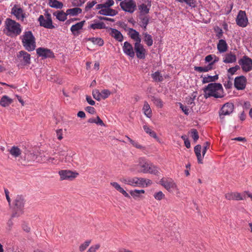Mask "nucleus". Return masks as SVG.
Here are the masks:
<instances>
[{
	"label": "nucleus",
	"instance_id": "f257e3e1",
	"mask_svg": "<svg viewBox=\"0 0 252 252\" xmlns=\"http://www.w3.org/2000/svg\"><path fill=\"white\" fill-rule=\"evenodd\" d=\"M203 91L206 98L211 96L222 98L224 95L222 86L220 83H211L203 89Z\"/></svg>",
	"mask_w": 252,
	"mask_h": 252
},
{
	"label": "nucleus",
	"instance_id": "f03ea898",
	"mask_svg": "<svg viewBox=\"0 0 252 252\" xmlns=\"http://www.w3.org/2000/svg\"><path fill=\"white\" fill-rule=\"evenodd\" d=\"M137 168L139 172L143 173H148L156 175H158L159 173L158 168L157 166L143 158L139 159Z\"/></svg>",
	"mask_w": 252,
	"mask_h": 252
},
{
	"label": "nucleus",
	"instance_id": "7ed1b4c3",
	"mask_svg": "<svg viewBox=\"0 0 252 252\" xmlns=\"http://www.w3.org/2000/svg\"><path fill=\"white\" fill-rule=\"evenodd\" d=\"M4 27L7 31L6 34L9 36H17L22 32V28L21 25L9 18H6L4 21Z\"/></svg>",
	"mask_w": 252,
	"mask_h": 252
},
{
	"label": "nucleus",
	"instance_id": "20e7f679",
	"mask_svg": "<svg viewBox=\"0 0 252 252\" xmlns=\"http://www.w3.org/2000/svg\"><path fill=\"white\" fill-rule=\"evenodd\" d=\"M20 38L22 45L27 51L32 52L35 50L36 48L35 38L31 31H25Z\"/></svg>",
	"mask_w": 252,
	"mask_h": 252
},
{
	"label": "nucleus",
	"instance_id": "39448f33",
	"mask_svg": "<svg viewBox=\"0 0 252 252\" xmlns=\"http://www.w3.org/2000/svg\"><path fill=\"white\" fill-rule=\"evenodd\" d=\"M122 183L130 185L133 187H148L151 185L152 182L151 180L143 178H123L120 179Z\"/></svg>",
	"mask_w": 252,
	"mask_h": 252
},
{
	"label": "nucleus",
	"instance_id": "423d86ee",
	"mask_svg": "<svg viewBox=\"0 0 252 252\" xmlns=\"http://www.w3.org/2000/svg\"><path fill=\"white\" fill-rule=\"evenodd\" d=\"M75 153L67 146H63L58 149L59 159L62 162H70L73 161L72 157Z\"/></svg>",
	"mask_w": 252,
	"mask_h": 252
},
{
	"label": "nucleus",
	"instance_id": "0eeeda50",
	"mask_svg": "<svg viewBox=\"0 0 252 252\" xmlns=\"http://www.w3.org/2000/svg\"><path fill=\"white\" fill-rule=\"evenodd\" d=\"M17 66L23 68L31 64V55L25 51H19L17 55Z\"/></svg>",
	"mask_w": 252,
	"mask_h": 252
},
{
	"label": "nucleus",
	"instance_id": "6e6552de",
	"mask_svg": "<svg viewBox=\"0 0 252 252\" xmlns=\"http://www.w3.org/2000/svg\"><path fill=\"white\" fill-rule=\"evenodd\" d=\"M25 200L22 196L17 195L14 201V211L11 217H17L23 213Z\"/></svg>",
	"mask_w": 252,
	"mask_h": 252
},
{
	"label": "nucleus",
	"instance_id": "1a4fd4ad",
	"mask_svg": "<svg viewBox=\"0 0 252 252\" xmlns=\"http://www.w3.org/2000/svg\"><path fill=\"white\" fill-rule=\"evenodd\" d=\"M234 109V105L233 103L231 102H226L224 104L219 112V117L221 122H223L225 116H229L231 115L233 113Z\"/></svg>",
	"mask_w": 252,
	"mask_h": 252
},
{
	"label": "nucleus",
	"instance_id": "9d476101",
	"mask_svg": "<svg viewBox=\"0 0 252 252\" xmlns=\"http://www.w3.org/2000/svg\"><path fill=\"white\" fill-rule=\"evenodd\" d=\"M38 20L40 26L49 29L55 28V26L53 25L51 15L49 13L45 14V17L42 15H40Z\"/></svg>",
	"mask_w": 252,
	"mask_h": 252
},
{
	"label": "nucleus",
	"instance_id": "9b49d317",
	"mask_svg": "<svg viewBox=\"0 0 252 252\" xmlns=\"http://www.w3.org/2000/svg\"><path fill=\"white\" fill-rule=\"evenodd\" d=\"M238 63L244 72H248L252 70V59L246 55L239 60Z\"/></svg>",
	"mask_w": 252,
	"mask_h": 252
},
{
	"label": "nucleus",
	"instance_id": "f8f14e48",
	"mask_svg": "<svg viewBox=\"0 0 252 252\" xmlns=\"http://www.w3.org/2000/svg\"><path fill=\"white\" fill-rule=\"evenodd\" d=\"M59 174L61 181H72L79 175V173L76 171H72L70 170H60L59 171Z\"/></svg>",
	"mask_w": 252,
	"mask_h": 252
},
{
	"label": "nucleus",
	"instance_id": "ddd939ff",
	"mask_svg": "<svg viewBox=\"0 0 252 252\" xmlns=\"http://www.w3.org/2000/svg\"><path fill=\"white\" fill-rule=\"evenodd\" d=\"M121 8L125 11L133 13L136 9V2L133 0H124L120 2Z\"/></svg>",
	"mask_w": 252,
	"mask_h": 252
},
{
	"label": "nucleus",
	"instance_id": "4468645a",
	"mask_svg": "<svg viewBox=\"0 0 252 252\" xmlns=\"http://www.w3.org/2000/svg\"><path fill=\"white\" fill-rule=\"evenodd\" d=\"M160 184L169 192L177 190V186L171 178H162L159 181Z\"/></svg>",
	"mask_w": 252,
	"mask_h": 252
},
{
	"label": "nucleus",
	"instance_id": "2eb2a0df",
	"mask_svg": "<svg viewBox=\"0 0 252 252\" xmlns=\"http://www.w3.org/2000/svg\"><path fill=\"white\" fill-rule=\"evenodd\" d=\"M236 24L240 27H246L248 23V19L245 11L240 10L236 19Z\"/></svg>",
	"mask_w": 252,
	"mask_h": 252
},
{
	"label": "nucleus",
	"instance_id": "dca6fc26",
	"mask_svg": "<svg viewBox=\"0 0 252 252\" xmlns=\"http://www.w3.org/2000/svg\"><path fill=\"white\" fill-rule=\"evenodd\" d=\"M134 47L137 58L139 59H145L146 54V50L143 45L141 44V42L135 43Z\"/></svg>",
	"mask_w": 252,
	"mask_h": 252
},
{
	"label": "nucleus",
	"instance_id": "f3484780",
	"mask_svg": "<svg viewBox=\"0 0 252 252\" xmlns=\"http://www.w3.org/2000/svg\"><path fill=\"white\" fill-rule=\"evenodd\" d=\"M247 79L243 76L236 77L234 79V87L238 90H242L246 87Z\"/></svg>",
	"mask_w": 252,
	"mask_h": 252
},
{
	"label": "nucleus",
	"instance_id": "a211bd4d",
	"mask_svg": "<svg viewBox=\"0 0 252 252\" xmlns=\"http://www.w3.org/2000/svg\"><path fill=\"white\" fill-rule=\"evenodd\" d=\"M151 5V0H146L143 3L139 4L138 7L140 11V16L149 13Z\"/></svg>",
	"mask_w": 252,
	"mask_h": 252
},
{
	"label": "nucleus",
	"instance_id": "6ab92c4d",
	"mask_svg": "<svg viewBox=\"0 0 252 252\" xmlns=\"http://www.w3.org/2000/svg\"><path fill=\"white\" fill-rule=\"evenodd\" d=\"M36 53L38 56L45 59L54 57L53 52L49 49L39 47L36 49Z\"/></svg>",
	"mask_w": 252,
	"mask_h": 252
},
{
	"label": "nucleus",
	"instance_id": "aec40b11",
	"mask_svg": "<svg viewBox=\"0 0 252 252\" xmlns=\"http://www.w3.org/2000/svg\"><path fill=\"white\" fill-rule=\"evenodd\" d=\"M123 50L124 53L127 56L132 58H134L135 52L132 45L128 42L126 41L124 42Z\"/></svg>",
	"mask_w": 252,
	"mask_h": 252
},
{
	"label": "nucleus",
	"instance_id": "412c9836",
	"mask_svg": "<svg viewBox=\"0 0 252 252\" xmlns=\"http://www.w3.org/2000/svg\"><path fill=\"white\" fill-rule=\"evenodd\" d=\"M108 29L110 31L109 34L116 40L119 42H122L123 40V35L120 31L111 28H108Z\"/></svg>",
	"mask_w": 252,
	"mask_h": 252
},
{
	"label": "nucleus",
	"instance_id": "4be33fe9",
	"mask_svg": "<svg viewBox=\"0 0 252 252\" xmlns=\"http://www.w3.org/2000/svg\"><path fill=\"white\" fill-rule=\"evenodd\" d=\"M85 21H82L79 23L73 25L70 28V31L74 35H78L79 33V31L82 29L84 25Z\"/></svg>",
	"mask_w": 252,
	"mask_h": 252
},
{
	"label": "nucleus",
	"instance_id": "5701e85b",
	"mask_svg": "<svg viewBox=\"0 0 252 252\" xmlns=\"http://www.w3.org/2000/svg\"><path fill=\"white\" fill-rule=\"evenodd\" d=\"M236 61V56L231 52L225 54L223 58V62L225 63H235Z\"/></svg>",
	"mask_w": 252,
	"mask_h": 252
},
{
	"label": "nucleus",
	"instance_id": "b1692460",
	"mask_svg": "<svg viewBox=\"0 0 252 252\" xmlns=\"http://www.w3.org/2000/svg\"><path fill=\"white\" fill-rule=\"evenodd\" d=\"M11 13L15 15L18 20L23 21L25 18L23 9L21 8H18L16 6L13 7L11 10Z\"/></svg>",
	"mask_w": 252,
	"mask_h": 252
},
{
	"label": "nucleus",
	"instance_id": "393cba45",
	"mask_svg": "<svg viewBox=\"0 0 252 252\" xmlns=\"http://www.w3.org/2000/svg\"><path fill=\"white\" fill-rule=\"evenodd\" d=\"M128 34L130 38L135 41V43L141 42V39L140 37L139 33L135 30L132 28H129L128 30Z\"/></svg>",
	"mask_w": 252,
	"mask_h": 252
},
{
	"label": "nucleus",
	"instance_id": "a878e982",
	"mask_svg": "<svg viewBox=\"0 0 252 252\" xmlns=\"http://www.w3.org/2000/svg\"><path fill=\"white\" fill-rule=\"evenodd\" d=\"M98 13L105 16H114L118 13V12L111 8H103L102 10H100Z\"/></svg>",
	"mask_w": 252,
	"mask_h": 252
},
{
	"label": "nucleus",
	"instance_id": "bb28decb",
	"mask_svg": "<svg viewBox=\"0 0 252 252\" xmlns=\"http://www.w3.org/2000/svg\"><path fill=\"white\" fill-rule=\"evenodd\" d=\"M225 197L228 200H242L244 199L242 195L238 192H230L225 194Z\"/></svg>",
	"mask_w": 252,
	"mask_h": 252
},
{
	"label": "nucleus",
	"instance_id": "cd10ccee",
	"mask_svg": "<svg viewBox=\"0 0 252 252\" xmlns=\"http://www.w3.org/2000/svg\"><path fill=\"white\" fill-rule=\"evenodd\" d=\"M216 63V61L209 63L207 66L204 67L202 66H194V69L199 72H206L213 69V65Z\"/></svg>",
	"mask_w": 252,
	"mask_h": 252
},
{
	"label": "nucleus",
	"instance_id": "c85d7f7f",
	"mask_svg": "<svg viewBox=\"0 0 252 252\" xmlns=\"http://www.w3.org/2000/svg\"><path fill=\"white\" fill-rule=\"evenodd\" d=\"M218 50L220 53H224L228 49V45L225 40L220 39L217 44Z\"/></svg>",
	"mask_w": 252,
	"mask_h": 252
},
{
	"label": "nucleus",
	"instance_id": "c756f323",
	"mask_svg": "<svg viewBox=\"0 0 252 252\" xmlns=\"http://www.w3.org/2000/svg\"><path fill=\"white\" fill-rule=\"evenodd\" d=\"M111 185L112 186L117 190L121 193L125 197L130 198V196L122 188L120 185L117 182H111Z\"/></svg>",
	"mask_w": 252,
	"mask_h": 252
},
{
	"label": "nucleus",
	"instance_id": "7c9ffc66",
	"mask_svg": "<svg viewBox=\"0 0 252 252\" xmlns=\"http://www.w3.org/2000/svg\"><path fill=\"white\" fill-rule=\"evenodd\" d=\"M54 16L60 21L64 22L67 19V12L63 11H57L53 13Z\"/></svg>",
	"mask_w": 252,
	"mask_h": 252
},
{
	"label": "nucleus",
	"instance_id": "2f4dec72",
	"mask_svg": "<svg viewBox=\"0 0 252 252\" xmlns=\"http://www.w3.org/2000/svg\"><path fill=\"white\" fill-rule=\"evenodd\" d=\"M13 100L8 96L4 95L2 96L0 100V105L2 107H7L11 104Z\"/></svg>",
	"mask_w": 252,
	"mask_h": 252
},
{
	"label": "nucleus",
	"instance_id": "473e14b6",
	"mask_svg": "<svg viewBox=\"0 0 252 252\" xmlns=\"http://www.w3.org/2000/svg\"><path fill=\"white\" fill-rule=\"evenodd\" d=\"M197 94L196 92H194L186 98L187 104L191 105L192 107L195 105L194 100L197 96Z\"/></svg>",
	"mask_w": 252,
	"mask_h": 252
},
{
	"label": "nucleus",
	"instance_id": "72a5a7b5",
	"mask_svg": "<svg viewBox=\"0 0 252 252\" xmlns=\"http://www.w3.org/2000/svg\"><path fill=\"white\" fill-rule=\"evenodd\" d=\"M202 147L200 145H197L194 147V153L197 158V161L199 163H203L202 158L201 156Z\"/></svg>",
	"mask_w": 252,
	"mask_h": 252
},
{
	"label": "nucleus",
	"instance_id": "f704fd0d",
	"mask_svg": "<svg viewBox=\"0 0 252 252\" xmlns=\"http://www.w3.org/2000/svg\"><path fill=\"white\" fill-rule=\"evenodd\" d=\"M10 154L14 158H17L20 156L22 153L21 150L17 146H13L10 149L8 150Z\"/></svg>",
	"mask_w": 252,
	"mask_h": 252
},
{
	"label": "nucleus",
	"instance_id": "c9c22d12",
	"mask_svg": "<svg viewBox=\"0 0 252 252\" xmlns=\"http://www.w3.org/2000/svg\"><path fill=\"white\" fill-rule=\"evenodd\" d=\"M143 111L144 114L148 118H150L152 116V110L150 105L147 101H145L143 107Z\"/></svg>",
	"mask_w": 252,
	"mask_h": 252
},
{
	"label": "nucleus",
	"instance_id": "e433bc0d",
	"mask_svg": "<svg viewBox=\"0 0 252 252\" xmlns=\"http://www.w3.org/2000/svg\"><path fill=\"white\" fill-rule=\"evenodd\" d=\"M144 41L148 46H151L153 44V40L151 34L147 32H143Z\"/></svg>",
	"mask_w": 252,
	"mask_h": 252
},
{
	"label": "nucleus",
	"instance_id": "4c0bfd02",
	"mask_svg": "<svg viewBox=\"0 0 252 252\" xmlns=\"http://www.w3.org/2000/svg\"><path fill=\"white\" fill-rule=\"evenodd\" d=\"M144 193L145 190L144 189H134L131 190L129 191L130 194L135 199H136L138 198H140L141 197V194H144Z\"/></svg>",
	"mask_w": 252,
	"mask_h": 252
},
{
	"label": "nucleus",
	"instance_id": "58836bf2",
	"mask_svg": "<svg viewBox=\"0 0 252 252\" xmlns=\"http://www.w3.org/2000/svg\"><path fill=\"white\" fill-rule=\"evenodd\" d=\"M89 28L93 30L108 29V28L106 27L103 22H98L91 24Z\"/></svg>",
	"mask_w": 252,
	"mask_h": 252
},
{
	"label": "nucleus",
	"instance_id": "ea45409f",
	"mask_svg": "<svg viewBox=\"0 0 252 252\" xmlns=\"http://www.w3.org/2000/svg\"><path fill=\"white\" fill-rule=\"evenodd\" d=\"M88 41H91L94 44L102 46L104 44L103 40L100 37H90L88 38Z\"/></svg>",
	"mask_w": 252,
	"mask_h": 252
},
{
	"label": "nucleus",
	"instance_id": "a19ab883",
	"mask_svg": "<svg viewBox=\"0 0 252 252\" xmlns=\"http://www.w3.org/2000/svg\"><path fill=\"white\" fill-rule=\"evenodd\" d=\"M82 10L79 7L68 9L66 10L67 14L71 16H76L78 14L81 13Z\"/></svg>",
	"mask_w": 252,
	"mask_h": 252
},
{
	"label": "nucleus",
	"instance_id": "79ce46f5",
	"mask_svg": "<svg viewBox=\"0 0 252 252\" xmlns=\"http://www.w3.org/2000/svg\"><path fill=\"white\" fill-rule=\"evenodd\" d=\"M219 78L218 75H215L214 76L208 75L206 77H204L202 80V83L203 84L207 83L209 82H215Z\"/></svg>",
	"mask_w": 252,
	"mask_h": 252
},
{
	"label": "nucleus",
	"instance_id": "37998d69",
	"mask_svg": "<svg viewBox=\"0 0 252 252\" xmlns=\"http://www.w3.org/2000/svg\"><path fill=\"white\" fill-rule=\"evenodd\" d=\"M88 122L89 123H95L98 125L103 126L104 124L102 120L99 118V116H97L96 118H92L88 120Z\"/></svg>",
	"mask_w": 252,
	"mask_h": 252
},
{
	"label": "nucleus",
	"instance_id": "c03bdc74",
	"mask_svg": "<svg viewBox=\"0 0 252 252\" xmlns=\"http://www.w3.org/2000/svg\"><path fill=\"white\" fill-rule=\"evenodd\" d=\"M50 6L51 7L56 8H62L63 6V4L62 2L59 1L57 0H50L49 2Z\"/></svg>",
	"mask_w": 252,
	"mask_h": 252
},
{
	"label": "nucleus",
	"instance_id": "a18cd8bd",
	"mask_svg": "<svg viewBox=\"0 0 252 252\" xmlns=\"http://www.w3.org/2000/svg\"><path fill=\"white\" fill-rule=\"evenodd\" d=\"M152 100L153 103L158 108H161L163 106V101L159 98L153 96Z\"/></svg>",
	"mask_w": 252,
	"mask_h": 252
},
{
	"label": "nucleus",
	"instance_id": "49530a36",
	"mask_svg": "<svg viewBox=\"0 0 252 252\" xmlns=\"http://www.w3.org/2000/svg\"><path fill=\"white\" fill-rule=\"evenodd\" d=\"M152 78L157 82H161L163 80L162 76L158 71L155 72L152 74Z\"/></svg>",
	"mask_w": 252,
	"mask_h": 252
},
{
	"label": "nucleus",
	"instance_id": "de8ad7c7",
	"mask_svg": "<svg viewBox=\"0 0 252 252\" xmlns=\"http://www.w3.org/2000/svg\"><path fill=\"white\" fill-rule=\"evenodd\" d=\"M92 94L94 98L96 100L99 101L101 99V92H99L98 90L93 91Z\"/></svg>",
	"mask_w": 252,
	"mask_h": 252
},
{
	"label": "nucleus",
	"instance_id": "09e8293b",
	"mask_svg": "<svg viewBox=\"0 0 252 252\" xmlns=\"http://www.w3.org/2000/svg\"><path fill=\"white\" fill-rule=\"evenodd\" d=\"M240 69V66L239 65H236L235 66L229 68L227 70V72L230 75H234L237 70Z\"/></svg>",
	"mask_w": 252,
	"mask_h": 252
},
{
	"label": "nucleus",
	"instance_id": "8fccbe9b",
	"mask_svg": "<svg viewBox=\"0 0 252 252\" xmlns=\"http://www.w3.org/2000/svg\"><path fill=\"white\" fill-rule=\"evenodd\" d=\"M154 196L156 200H161L165 197V195L161 191H159L155 193Z\"/></svg>",
	"mask_w": 252,
	"mask_h": 252
},
{
	"label": "nucleus",
	"instance_id": "3c124183",
	"mask_svg": "<svg viewBox=\"0 0 252 252\" xmlns=\"http://www.w3.org/2000/svg\"><path fill=\"white\" fill-rule=\"evenodd\" d=\"M111 94V92L107 89H104L101 91V98L105 99L106 98L108 97Z\"/></svg>",
	"mask_w": 252,
	"mask_h": 252
},
{
	"label": "nucleus",
	"instance_id": "603ef678",
	"mask_svg": "<svg viewBox=\"0 0 252 252\" xmlns=\"http://www.w3.org/2000/svg\"><path fill=\"white\" fill-rule=\"evenodd\" d=\"M91 242V240H87V241H85L84 243L82 244L79 246V251L80 252L84 251L87 249V248L89 246Z\"/></svg>",
	"mask_w": 252,
	"mask_h": 252
},
{
	"label": "nucleus",
	"instance_id": "864d4df0",
	"mask_svg": "<svg viewBox=\"0 0 252 252\" xmlns=\"http://www.w3.org/2000/svg\"><path fill=\"white\" fill-rule=\"evenodd\" d=\"M140 25H148L149 23V17L147 16H140Z\"/></svg>",
	"mask_w": 252,
	"mask_h": 252
},
{
	"label": "nucleus",
	"instance_id": "5fc2aeb1",
	"mask_svg": "<svg viewBox=\"0 0 252 252\" xmlns=\"http://www.w3.org/2000/svg\"><path fill=\"white\" fill-rule=\"evenodd\" d=\"M191 136L194 141L196 142L199 138L198 131L196 129H191Z\"/></svg>",
	"mask_w": 252,
	"mask_h": 252
},
{
	"label": "nucleus",
	"instance_id": "6e6d98bb",
	"mask_svg": "<svg viewBox=\"0 0 252 252\" xmlns=\"http://www.w3.org/2000/svg\"><path fill=\"white\" fill-rule=\"evenodd\" d=\"M96 1L93 0L92 1H89L87 3L85 10L86 11H88L91 8H92L95 4Z\"/></svg>",
	"mask_w": 252,
	"mask_h": 252
},
{
	"label": "nucleus",
	"instance_id": "4d7b16f0",
	"mask_svg": "<svg viewBox=\"0 0 252 252\" xmlns=\"http://www.w3.org/2000/svg\"><path fill=\"white\" fill-rule=\"evenodd\" d=\"M114 4L113 0H107L105 2L102 3L103 8H110Z\"/></svg>",
	"mask_w": 252,
	"mask_h": 252
},
{
	"label": "nucleus",
	"instance_id": "13d9d810",
	"mask_svg": "<svg viewBox=\"0 0 252 252\" xmlns=\"http://www.w3.org/2000/svg\"><path fill=\"white\" fill-rule=\"evenodd\" d=\"M215 32H216V37L218 39H221L223 36V31L222 29L218 27L217 29H215Z\"/></svg>",
	"mask_w": 252,
	"mask_h": 252
},
{
	"label": "nucleus",
	"instance_id": "bf43d9fd",
	"mask_svg": "<svg viewBox=\"0 0 252 252\" xmlns=\"http://www.w3.org/2000/svg\"><path fill=\"white\" fill-rule=\"evenodd\" d=\"M100 246L99 244L92 246L87 252H95L100 248Z\"/></svg>",
	"mask_w": 252,
	"mask_h": 252
},
{
	"label": "nucleus",
	"instance_id": "052dcab7",
	"mask_svg": "<svg viewBox=\"0 0 252 252\" xmlns=\"http://www.w3.org/2000/svg\"><path fill=\"white\" fill-rule=\"evenodd\" d=\"M130 144L134 147L139 149H144V148L142 145L139 144V143L136 141L133 140L130 142Z\"/></svg>",
	"mask_w": 252,
	"mask_h": 252
},
{
	"label": "nucleus",
	"instance_id": "680f3d73",
	"mask_svg": "<svg viewBox=\"0 0 252 252\" xmlns=\"http://www.w3.org/2000/svg\"><path fill=\"white\" fill-rule=\"evenodd\" d=\"M223 85L226 89H230L232 87V82L231 80H228L225 81Z\"/></svg>",
	"mask_w": 252,
	"mask_h": 252
},
{
	"label": "nucleus",
	"instance_id": "e2e57ef3",
	"mask_svg": "<svg viewBox=\"0 0 252 252\" xmlns=\"http://www.w3.org/2000/svg\"><path fill=\"white\" fill-rule=\"evenodd\" d=\"M48 161L49 162H51L52 163L55 164H58L61 161L59 158H51V157L49 158L48 159Z\"/></svg>",
	"mask_w": 252,
	"mask_h": 252
},
{
	"label": "nucleus",
	"instance_id": "0e129e2a",
	"mask_svg": "<svg viewBox=\"0 0 252 252\" xmlns=\"http://www.w3.org/2000/svg\"><path fill=\"white\" fill-rule=\"evenodd\" d=\"M179 105H180V108L184 112L185 114H186V115H188L189 114V109L187 108V107L184 106L181 103H179Z\"/></svg>",
	"mask_w": 252,
	"mask_h": 252
},
{
	"label": "nucleus",
	"instance_id": "69168bd1",
	"mask_svg": "<svg viewBox=\"0 0 252 252\" xmlns=\"http://www.w3.org/2000/svg\"><path fill=\"white\" fill-rule=\"evenodd\" d=\"M210 143L208 142H206L204 143V145L203 146V151H202V156L203 157L204 156L205 154L206 153L207 150L209 148Z\"/></svg>",
	"mask_w": 252,
	"mask_h": 252
},
{
	"label": "nucleus",
	"instance_id": "338daca9",
	"mask_svg": "<svg viewBox=\"0 0 252 252\" xmlns=\"http://www.w3.org/2000/svg\"><path fill=\"white\" fill-rule=\"evenodd\" d=\"M85 110L87 112H88L91 114H94L95 113V110L94 108L93 107H92V106L86 107L85 108Z\"/></svg>",
	"mask_w": 252,
	"mask_h": 252
},
{
	"label": "nucleus",
	"instance_id": "774afa93",
	"mask_svg": "<svg viewBox=\"0 0 252 252\" xmlns=\"http://www.w3.org/2000/svg\"><path fill=\"white\" fill-rule=\"evenodd\" d=\"M62 132H63L62 129H57L56 130V134H57L58 139L60 140H62L63 138V136H62L63 135Z\"/></svg>",
	"mask_w": 252,
	"mask_h": 252
}]
</instances>
